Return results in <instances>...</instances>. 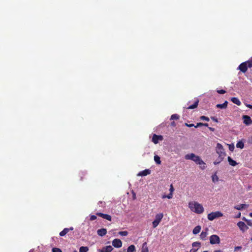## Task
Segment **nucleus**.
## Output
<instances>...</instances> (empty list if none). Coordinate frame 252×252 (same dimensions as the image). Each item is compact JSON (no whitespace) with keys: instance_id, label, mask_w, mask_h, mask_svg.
Here are the masks:
<instances>
[{"instance_id":"obj_18","label":"nucleus","mask_w":252,"mask_h":252,"mask_svg":"<svg viewBox=\"0 0 252 252\" xmlns=\"http://www.w3.org/2000/svg\"><path fill=\"white\" fill-rule=\"evenodd\" d=\"M228 102L227 101H225L222 104H218L216 105V107L220 109H225L227 106Z\"/></svg>"},{"instance_id":"obj_44","label":"nucleus","mask_w":252,"mask_h":252,"mask_svg":"<svg viewBox=\"0 0 252 252\" xmlns=\"http://www.w3.org/2000/svg\"><path fill=\"white\" fill-rule=\"evenodd\" d=\"M103 215V214L102 213H96V215H97L98 216L100 217L101 218H102Z\"/></svg>"},{"instance_id":"obj_2","label":"nucleus","mask_w":252,"mask_h":252,"mask_svg":"<svg viewBox=\"0 0 252 252\" xmlns=\"http://www.w3.org/2000/svg\"><path fill=\"white\" fill-rule=\"evenodd\" d=\"M189 208L196 214H202L204 212V208L202 205L195 201L189 202Z\"/></svg>"},{"instance_id":"obj_53","label":"nucleus","mask_w":252,"mask_h":252,"mask_svg":"<svg viewBox=\"0 0 252 252\" xmlns=\"http://www.w3.org/2000/svg\"><path fill=\"white\" fill-rule=\"evenodd\" d=\"M240 216H241V213H239V214H238V217H237V218H239V217H240Z\"/></svg>"},{"instance_id":"obj_36","label":"nucleus","mask_w":252,"mask_h":252,"mask_svg":"<svg viewBox=\"0 0 252 252\" xmlns=\"http://www.w3.org/2000/svg\"><path fill=\"white\" fill-rule=\"evenodd\" d=\"M52 252H62V251H61V250L60 249L57 248H53Z\"/></svg>"},{"instance_id":"obj_27","label":"nucleus","mask_w":252,"mask_h":252,"mask_svg":"<svg viewBox=\"0 0 252 252\" xmlns=\"http://www.w3.org/2000/svg\"><path fill=\"white\" fill-rule=\"evenodd\" d=\"M154 160L157 164H160L161 163L160 158L158 156L156 155L154 156Z\"/></svg>"},{"instance_id":"obj_15","label":"nucleus","mask_w":252,"mask_h":252,"mask_svg":"<svg viewBox=\"0 0 252 252\" xmlns=\"http://www.w3.org/2000/svg\"><path fill=\"white\" fill-rule=\"evenodd\" d=\"M97 234L100 236H103L107 233V230L105 228L99 229L97 231Z\"/></svg>"},{"instance_id":"obj_49","label":"nucleus","mask_w":252,"mask_h":252,"mask_svg":"<svg viewBox=\"0 0 252 252\" xmlns=\"http://www.w3.org/2000/svg\"><path fill=\"white\" fill-rule=\"evenodd\" d=\"M203 126H208V124H207V123H203Z\"/></svg>"},{"instance_id":"obj_54","label":"nucleus","mask_w":252,"mask_h":252,"mask_svg":"<svg viewBox=\"0 0 252 252\" xmlns=\"http://www.w3.org/2000/svg\"><path fill=\"white\" fill-rule=\"evenodd\" d=\"M250 216L252 218V213H250L249 214Z\"/></svg>"},{"instance_id":"obj_26","label":"nucleus","mask_w":252,"mask_h":252,"mask_svg":"<svg viewBox=\"0 0 252 252\" xmlns=\"http://www.w3.org/2000/svg\"><path fill=\"white\" fill-rule=\"evenodd\" d=\"M244 147V144L242 141H240L236 144V147L243 149Z\"/></svg>"},{"instance_id":"obj_32","label":"nucleus","mask_w":252,"mask_h":252,"mask_svg":"<svg viewBox=\"0 0 252 252\" xmlns=\"http://www.w3.org/2000/svg\"><path fill=\"white\" fill-rule=\"evenodd\" d=\"M180 118L179 115L177 114H173L171 116V120H178Z\"/></svg>"},{"instance_id":"obj_55","label":"nucleus","mask_w":252,"mask_h":252,"mask_svg":"<svg viewBox=\"0 0 252 252\" xmlns=\"http://www.w3.org/2000/svg\"><path fill=\"white\" fill-rule=\"evenodd\" d=\"M74 252H77V251H76V250H75V251H74Z\"/></svg>"},{"instance_id":"obj_50","label":"nucleus","mask_w":252,"mask_h":252,"mask_svg":"<svg viewBox=\"0 0 252 252\" xmlns=\"http://www.w3.org/2000/svg\"><path fill=\"white\" fill-rule=\"evenodd\" d=\"M214 252H222L220 250H218L215 251Z\"/></svg>"},{"instance_id":"obj_40","label":"nucleus","mask_w":252,"mask_h":252,"mask_svg":"<svg viewBox=\"0 0 252 252\" xmlns=\"http://www.w3.org/2000/svg\"><path fill=\"white\" fill-rule=\"evenodd\" d=\"M242 249V247L241 246H236V247H235L234 248V252H236L238 250H240Z\"/></svg>"},{"instance_id":"obj_46","label":"nucleus","mask_w":252,"mask_h":252,"mask_svg":"<svg viewBox=\"0 0 252 252\" xmlns=\"http://www.w3.org/2000/svg\"><path fill=\"white\" fill-rule=\"evenodd\" d=\"M171 126H176V123L174 122H172L171 123Z\"/></svg>"},{"instance_id":"obj_9","label":"nucleus","mask_w":252,"mask_h":252,"mask_svg":"<svg viewBox=\"0 0 252 252\" xmlns=\"http://www.w3.org/2000/svg\"><path fill=\"white\" fill-rule=\"evenodd\" d=\"M163 140V137L161 135H158L156 134H154L153 135L152 137V142L155 144H157L158 143L159 140Z\"/></svg>"},{"instance_id":"obj_31","label":"nucleus","mask_w":252,"mask_h":252,"mask_svg":"<svg viewBox=\"0 0 252 252\" xmlns=\"http://www.w3.org/2000/svg\"><path fill=\"white\" fill-rule=\"evenodd\" d=\"M192 247H198V248L201 247V243L198 242H195L192 244Z\"/></svg>"},{"instance_id":"obj_19","label":"nucleus","mask_w":252,"mask_h":252,"mask_svg":"<svg viewBox=\"0 0 252 252\" xmlns=\"http://www.w3.org/2000/svg\"><path fill=\"white\" fill-rule=\"evenodd\" d=\"M248 205L245 204H242L240 205H238L237 206H235L234 207V208L238 210H241L243 209H245L246 208L248 207Z\"/></svg>"},{"instance_id":"obj_20","label":"nucleus","mask_w":252,"mask_h":252,"mask_svg":"<svg viewBox=\"0 0 252 252\" xmlns=\"http://www.w3.org/2000/svg\"><path fill=\"white\" fill-rule=\"evenodd\" d=\"M227 159H228L229 164L230 165H231V166H235L237 164V163L236 162V161H235L233 159H232L231 158V157H228Z\"/></svg>"},{"instance_id":"obj_29","label":"nucleus","mask_w":252,"mask_h":252,"mask_svg":"<svg viewBox=\"0 0 252 252\" xmlns=\"http://www.w3.org/2000/svg\"><path fill=\"white\" fill-rule=\"evenodd\" d=\"M246 65L248 66V68H251L252 67V57L248 61L245 62Z\"/></svg>"},{"instance_id":"obj_42","label":"nucleus","mask_w":252,"mask_h":252,"mask_svg":"<svg viewBox=\"0 0 252 252\" xmlns=\"http://www.w3.org/2000/svg\"><path fill=\"white\" fill-rule=\"evenodd\" d=\"M203 123H198L196 125V126H194L195 127H197L198 126H203Z\"/></svg>"},{"instance_id":"obj_4","label":"nucleus","mask_w":252,"mask_h":252,"mask_svg":"<svg viewBox=\"0 0 252 252\" xmlns=\"http://www.w3.org/2000/svg\"><path fill=\"white\" fill-rule=\"evenodd\" d=\"M222 216H223V214L221 212L217 211L209 214L207 216V218L209 220H213L216 218L221 217Z\"/></svg>"},{"instance_id":"obj_38","label":"nucleus","mask_w":252,"mask_h":252,"mask_svg":"<svg viewBox=\"0 0 252 252\" xmlns=\"http://www.w3.org/2000/svg\"><path fill=\"white\" fill-rule=\"evenodd\" d=\"M217 92L220 94H224L226 93V91L223 90H218Z\"/></svg>"},{"instance_id":"obj_45","label":"nucleus","mask_w":252,"mask_h":252,"mask_svg":"<svg viewBox=\"0 0 252 252\" xmlns=\"http://www.w3.org/2000/svg\"><path fill=\"white\" fill-rule=\"evenodd\" d=\"M246 106H247L248 108H249L252 109V105H251V104H246Z\"/></svg>"},{"instance_id":"obj_28","label":"nucleus","mask_w":252,"mask_h":252,"mask_svg":"<svg viewBox=\"0 0 252 252\" xmlns=\"http://www.w3.org/2000/svg\"><path fill=\"white\" fill-rule=\"evenodd\" d=\"M89 250V248L87 247L82 246L79 249V252H87Z\"/></svg>"},{"instance_id":"obj_7","label":"nucleus","mask_w":252,"mask_h":252,"mask_svg":"<svg viewBox=\"0 0 252 252\" xmlns=\"http://www.w3.org/2000/svg\"><path fill=\"white\" fill-rule=\"evenodd\" d=\"M112 245L116 248H120L122 246V242L120 239H115L112 241Z\"/></svg>"},{"instance_id":"obj_13","label":"nucleus","mask_w":252,"mask_h":252,"mask_svg":"<svg viewBox=\"0 0 252 252\" xmlns=\"http://www.w3.org/2000/svg\"><path fill=\"white\" fill-rule=\"evenodd\" d=\"M73 227H70V228H65L60 233V236H65L70 230H73Z\"/></svg>"},{"instance_id":"obj_41","label":"nucleus","mask_w":252,"mask_h":252,"mask_svg":"<svg viewBox=\"0 0 252 252\" xmlns=\"http://www.w3.org/2000/svg\"><path fill=\"white\" fill-rule=\"evenodd\" d=\"M185 126H186L188 127H191L192 126H194V125L193 124H188V123H185Z\"/></svg>"},{"instance_id":"obj_6","label":"nucleus","mask_w":252,"mask_h":252,"mask_svg":"<svg viewBox=\"0 0 252 252\" xmlns=\"http://www.w3.org/2000/svg\"><path fill=\"white\" fill-rule=\"evenodd\" d=\"M210 243L211 244H219L220 243V237L217 235H212L210 237Z\"/></svg>"},{"instance_id":"obj_52","label":"nucleus","mask_w":252,"mask_h":252,"mask_svg":"<svg viewBox=\"0 0 252 252\" xmlns=\"http://www.w3.org/2000/svg\"><path fill=\"white\" fill-rule=\"evenodd\" d=\"M234 149V147H231L230 146H229V150L232 151Z\"/></svg>"},{"instance_id":"obj_5","label":"nucleus","mask_w":252,"mask_h":252,"mask_svg":"<svg viewBox=\"0 0 252 252\" xmlns=\"http://www.w3.org/2000/svg\"><path fill=\"white\" fill-rule=\"evenodd\" d=\"M163 217V213H159L156 215L155 219L152 222L153 228H156L159 224Z\"/></svg>"},{"instance_id":"obj_47","label":"nucleus","mask_w":252,"mask_h":252,"mask_svg":"<svg viewBox=\"0 0 252 252\" xmlns=\"http://www.w3.org/2000/svg\"><path fill=\"white\" fill-rule=\"evenodd\" d=\"M211 119H212L213 121H215V122H218V120H217V119L215 118V117H212V118H211Z\"/></svg>"},{"instance_id":"obj_43","label":"nucleus","mask_w":252,"mask_h":252,"mask_svg":"<svg viewBox=\"0 0 252 252\" xmlns=\"http://www.w3.org/2000/svg\"><path fill=\"white\" fill-rule=\"evenodd\" d=\"M198 250V249H195V248H192L190 250V252H196Z\"/></svg>"},{"instance_id":"obj_16","label":"nucleus","mask_w":252,"mask_h":252,"mask_svg":"<svg viewBox=\"0 0 252 252\" xmlns=\"http://www.w3.org/2000/svg\"><path fill=\"white\" fill-rule=\"evenodd\" d=\"M199 100L197 98H195L194 103L187 107V109H193L196 108L198 105Z\"/></svg>"},{"instance_id":"obj_3","label":"nucleus","mask_w":252,"mask_h":252,"mask_svg":"<svg viewBox=\"0 0 252 252\" xmlns=\"http://www.w3.org/2000/svg\"><path fill=\"white\" fill-rule=\"evenodd\" d=\"M216 152L219 155L218 158L220 159H223L226 156V154L224 152V149L222 145L220 143H218L216 147Z\"/></svg>"},{"instance_id":"obj_1","label":"nucleus","mask_w":252,"mask_h":252,"mask_svg":"<svg viewBox=\"0 0 252 252\" xmlns=\"http://www.w3.org/2000/svg\"><path fill=\"white\" fill-rule=\"evenodd\" d=\"M186 159H190L194 161L197 164L202 165L203 164V166H201L200 168L202 169L205 168V163L198 156L195 155L193 153L187 154L185 157Z\"/></svg>"},{"instance_id":"obj_8","label":"nucleus","mask_w":252,"mask_h":252,"mask_svg":"<svg viewBox=\"0 0 252 252\" xmlns=\"http://www.w3.org/2000/svg\"><path fill=\"white\" fill-rule=\"evenodd\" d=\"M244 123L247 126H250L252 124V120L251 117L248 115H244L243 116Z\"/></svg>"},{"instance_id":"obj_24","label":"nucleus","mask_w":252,"mask_h":252,"mask_svg":"<svg viewBox=\"0 0 252 252\" xmlns=\"http://www.w3.org/2000/svg\"><path fill=\"white\" fill-rule=\"evenodd\" d=\"M201 226L200 225H197L194 228L192 231V233L194 234H198L201 230Z\"/></svg>"},{"instance_id":"obj_30","label":"nucleus","mask_w":252,"mask_h":252,"mask_svg":"<svg viewBox=\"0 0 252 252\" xmlns=\"http://www.w3.org/2000/svg\"><path fill=\"white\" fill-rule=\"evenodd\" d=\"M102 218L108 220H111V216L108 214H103Z\"/></svg>"},{"instance_id":"obj_48","label":"nucleus","mask_w":252,"mask_h":252,"mask_svg":"<svg viewBox=\"0 0 252 252\" xmlns=\"http://www.w3.org/2000/svg\"><path fill=\"white\" fill-rule=\"evenodd\" d=\"M209 129L212 131H214L215 130V128L213 127H209Z\"/></svg>"},{"instance_id":"obj_10","label":"nucleus","mask_w":252,"mask_h":252,"mask_svg":"<svg viewBox=\"0 0 252 252\" xmlns=\"http://www.w3.org/2000/svg\"><path fill=\"white\" fill-rule=\"evenodd\" d=\"M169 190H170L169 194H168L167 195H163L162 196V198H167L168 199H171L173 197V192L174 190V187H173V186L172 184H171L170 186Z\"/></svg>"},{"instance_id":"obj_33","label":"nucleus","mask_w":252,"mask_h":252,"mask_svg":"<svg viewBox=\"0 0 252 252\" xmlns=\"http://www.w3.org/2000/svg\"><path fill=\"white\" fill-rule=\"evenodd\" d=\"M119 234L123 236H126L128 235V232L127 231H120Z\"/></svg>"},{"instance_id":"obj_39","label":"nucleus","mask_w":252,"mask_h":252,"mask_svg":"<svg viewBox=\"0 0 252 252\" xmlns=\"http://www.w3.org/2000/svg\"><path fill=\"white\" fill-rule=\"evenodd\" d=\"M96 216H95V215H91V216H90V220H96Z\"/></svg>"},{"instance_id":"obj_22","label":"nucleus","mask_w":252,"mask_h":252,"mask_svg":"<svg viewBox=\"0 0 252 252\" xmlns=\"http://www.w3.org/2000/svg\"><path fill=\"white\" fill-rule=\"evenodd\" d=\"M231 101H232L233 103H235V104H237V105H239H239H240L241 104V101H240L239 100V99L238 98H237V97H232V98H231Z\"/></svg>"},{"instance_id":"obj_17","label":"nucleus","mask_w":252,"mask_h":252,"mask_svg":"<svg viewBox=\"0 0 252 252\" xmlns=\"http://www.w3.org/2000/svg\"><path fill=\"white\" fill-rule=\"evenodd\" d=\"M151 173V170L150 169H145L140 172L138 174V176H145Z\"/></svg>"},{"instance_id":"obj_56","label":"nucleus","mask_w":252,"mask_h":252,"mask_svg":"<svg viewBox=\"0 0 252 252\" xmlns=\"http://www.w3.org/2000/svg\"><path fill=\"white\" fill-rule=\"evenodd\" d=\"M208 252V251H204V252Z\"/></svg>"},{"instance_id":"obj_14","label":"nucleus","mask_w":252,"mask_h":252,"mask_svg":"<svg viewBox=\"0 0 252 252\" xmlns=\"http://www.w3.org/2000/svg\"><path fill=\"white\" fill-rule=\"evenodd\" d=\"M113 247L109 245L103 247L101 250H99V251L100 252H111L113 251Z\"/></svg>"},{"instance_id":"obj_11","label":"nucleus","mask_w":252,"mask_h":252,"mask_svg":"<svg viewBox=\"0 0 252 252\" xmlns=\"http://www.w3.org/2000/svg\"><path fill=\"white\" fill-rule=\"evenodd\" d=\"M237 225L241 230L243 232L247 230L248 229V227L246 225L245 222L243 221H239L237 223Z\"/></svg>"},{"instance_id":"obj_25","label":"nucleus","mask_w":252,"mask_h":252,"mask_svg":"<svg viewBox=\"0 0 252 252\" xmlns=\"http://www.w3.org/2000/svg\"><path fill=\"white\" fill-rule=\"evenodd\" d=\"M135 247L133 245L129 246L127 249V252H135Z\"/></svg>"},{"instance_id":"obj_23","label":"nucleus","mask_w":252,"mask_h":252,"mask_svg":"<svg viewBox=\"0 0 252 252\" xmlns=\"http://www.w3.org/2000/svg\"><path fill=\"white\" fill-rule=\"evenodd\" d=\"M141 252H149L147 244L146 242H144L142 247Z\"/></svg>"},{"instance_id":"obj_35","label":"nucleus","mask_w":252,"mask_h":252,"mask_svg":"<svg viewBox=\"0 0 252 252\" xmlns=\"http://www.w3.org/2000/svg\"><path fill=\"white\" fill-rule=\"evenodd\" d=\"M218 180H219V178L217 176L214 175L212 176V181L213 182H217V181H218Z\"/></svg>"},{"instance_id":"obj_37","label":"nucleus","mask_w":252,"mask_h":252,"mask_svg":"<svg viewBox=\"0 0 252 252\" xmlns=\"http://www.w3.org/2000/svg\"><path fill=\"white\" fill-rule=\"evenodd\" d=\"M222 160H223L222 159H220V158H218L217 160L214 162V164L215 165H217V164L220 163Z\"/></svg>"},{"instance_id":"obj_12","label":"nucleus","mask_w":252,"mask_h":252,"mask_svg":"<svg viewBox=\"0 0 252 252\" xmlns=\"http://www.w3.org/2000/svg\"><path fill=\"white\" fill-rule=\"evenodd\" d=\"M238 68L243 73H245L248 70V66L245 62L241 63Z\"/></svg>"},{"instance_id":"obj_34","label":"nucleus","mask_w":252,"mask_h":252,"mask_svg":"<svg viewBox=\"0 0 252 252\" xmlns=\"http://www.w3.org/2000/svg\"><path fill=\"white\" fill-rule=\"evenodd\" d=\"M200 119L201 120H205V121H209V118L207 117H206L205 116H202L200 117Z\"/></svg>"},{"instance_id":"obj_51","label":"nucleus","mask_w":252,"mask_h":252,"mask_svg":"<svg viewBox=\"0 0 252 252\" xmlns=\"http://www.w3.org/2000/svg\"><path fill=\"white\" fill-rule=\"evenodd\" d=\"M234 149V147H231L230 146H229V150L232 151Z\"/></svg>"},{"instance_id":"obj_21","label":"nucleus","mask_w":252,"mask_h":252,"mask_svg":"<svg viewBox=\"0 0 252 252\" xmlns=\"http://www.w3.org/2000/svg\"><path fill=\"white\" fill-rule=\"evenodd\" d=\"M207 230L208 229H206V231H202L200 235V238L202 240H205L206 239V237L207 235Z\"/></svg>"}]
</instances>
